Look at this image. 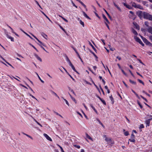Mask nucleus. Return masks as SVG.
I'll return each mask as SVG.
<instances>
[{
  "instance_id": "nucleus-3",
  "label": "nucleus",
  "mask_w": 152,
  "mask_h": 152,
  "mask_svg": "<svg viewBox=\"0 0 152 152\" xmlns=\"http://www.w3.org/2000/svg\"><path fill=\"white\" fill-rule=\"evenodd\" d=\"M5 34L6 35L7 37L9 39H10L11 41L12 42H14V39L13 37H11V36H9L8 35V32L7 31H5Z\"/></svg>"
},
{
  "instance_id": "nucleus-55",
  "label": "nucleus",
  "mask_w": 152,
  "mask_h": 152,
  "mask_svg": "<svg viewBox=\"0 0 152 152\" xmlns=\"http://www.w3.org/2000/svg\"><path fill=\"white\" fill-rule=\"evenodd\" d=\"M29 94L30 96H31L32 98L35 99L37 100L38 101L37 99L36 98L33 96L31 94Z\"/></svg>"
},
{
  "instance_id": "nucleus-43",
  "label": "nucleus",
  "mask_w": 152,
  "mask_h": 152,
  "mask_svg": "<svg viewBox=\"0 0 152 152\" xmlns=\"http://www.w3.org/2000/svg\"><path fill=\"white\" fill-rule=\"evenodd\" d=\"M72 48L74 50V51H75V53H76V54L78 55V54H79L78 53V52H77V50H76V49L74 47H72Z\"/></svg>"
},
{
  "instance_id": "nucleus-40",
  "label": "nucleus",
  "mask_w": 152,
  "mask_h": 152,
  "mask_svg": "<svg viewBox=\"0 0 152 152\" xmlns=\"http://www.w3.org/2000/svg\"><path fill=\"white\" fill-rule=\"evenodd\" d=\"M100 101L102 102V103L104 105H106V103L105 102V101L104 100L102 99H101Z\"/></svg>"
},
{
  "instance_id": "nucleus-61",
  "label": "nucleus",
  "mask_w": 152,
  "mask_h": 152,
  "mask_svg": "<svg viewBox=\"0 0 152 152\" xmlns=\"http://www.w3.org/2000/svg\"><path fill=\"white\" fill-rule=\"evenodd\" d=\"M141 30L143 32H145L146 31V30L143 28H141Z\"/></svg>"
},
{
  "instance_id": "nucleus-63",
  "label": "nucleus",
  "mask_w": 152,
  "mask_h": 152,
  "mask_svg": "<svg viewBox=\"0 0 152 152\" xmlns=\"http://www.w3.org/2000/svg\"><path fill=\"white\" fill-rule=\"evenodd\" d=\"M134 135L133 133H132L131 135V138H134Z\"/></svg>"
},
{
  "instance_id": "nucleus-46",
  "label": "nucleus",
  "mask_w": 152,
  "mask_h": 152,
  "mask_svg": "<svg viewBox=\"0 0 152 152\" xmlns=\"http://www.w3.org/2000/svg\"><path fill=\"white\" fill-rule=\"evenodd\" d=\"M143 92L144 93H145V94L146 95H147L149 97H150V94H149L147 93L145 91H143Z\"/></svg>"
},
{
  "instance_id": "nucleus-62",
  "label": "nucleus",
  "mask_w": 152,
  "mask_h": 152,
  "mask_svg": "<svg viewBox=\"0 0 152 152\" xmlns=\"http://www.w3.org/2000/svg\"><path fill=\"white\" fill-rule=\"evenodd\" d=\"M12 33H13V34H15L16 36H17L18 37H19V35L18 34H17L16 33H15V32L14 31H12Z\"/></svg>"
},
{
  "instance_id": "nucleus-20",
  "label": "nucleus",
  "mask_w": 152,
  "mask_h": 152,
  "mask_svg": "<svg viewBox=\"0 0 152 152\" xmlns=\"http://www.w3.org/2000/svg\"><path fill=\"white\" fill-rule=\"evenodd\" d=\"M35 73H36V74L37 75V76L38 78H39V80H40V81L41 82H42L43 83H44V82L41 79V78H40V77L39 76V75L38 74H37V73L36 72Z\"/></svg>"
},
{
  "instance_id": "nucleus-37",
  "label": "nucleus",
  "mask_w": 152,
  "mask_h": 152,
  "mask_svg": "<svg viewBox=\"0 0 152 152\" xmlns=\"http://www.w3.org/2000/svg\"><path fill=\"white\" fill-rule=\"evenodd\" d=\"M52 93L53 94L56 96L57 97L58 99L59 98V97L56 94V93H55L53 91H52Z\"/></svg>"
},
{
  "instance_id": "nucleus-18",
  "label": "nucleus",
  "mask_w": 152,
  "mask_h": 152,
  "mask_svg": "<svg viewBox=\"0 0 152 152\" xmlns=\"http://www.w3.org/2000/svg\"><path fill=\"white\" fill-rule=\"evenodd\" d=\"M136 8H139L141 10H142L143 9V7L139 4L137 5Z\"/></svg>"
},
{
  "instance_id": "nucleus-42",
  "label": "nucleus",
  "mask_w": 152,
  "mask_h": 152,
  "mask_svg": "<svg viewBox=\"0 0 152 152\" xmlns=\"http://www.w3.org/2000/svg\"><path fill=\"white\" fill-rule=\"evenodd\" d=\"M24 33L28 37H29L31 39H33V38L31 37L29 35L27 34L26 33V32H24Z\"/></svg>"
},
{
  "instance_id": "nucleus-25",
  "label": "nucleus",
  "mask_w": 152,
  "mask_h": 152,
  "mask_svg": "<svg viewBox=\"0 0 152 152\" xmlns=\"http://www.w3.org/2000/svg\"><path fill=\"white\" fill-rule=\"evenodd\" d=\"M66 61L68 62L69 64L71 63V62L70 61V60L68 57L67 56H66Z\"/></svg>"
},
{
  "instance_id": "nucleus-1",
  "label": "nucleus",
  "mask_w": 152,
  "mask_h": 152,
  "mask_svg": "<svg viewBox=\"0 0 152 152\" xmlns=\"http://www.w3.org/2000/svg\"><path fill=\"white\" fill-rule=\"evenodd\" d=\"M136 14L141 19L143 18L152 21V15L148 13L139 11L136 12Z\"/></svg>"
},
{
  "instance_id": "nucleus-16",
  "label": "nucleus",
  "mask_w": 152,
  "mask_h": 152,
  "mask_svg": "<svg viewBox=\"0 0 152 152\" xmlns=\"http://www.w3.org/2000/svg\"><path fill=\"white\" fill-rule=\"evenodd\" d=\"M91 82L92 83L94 84V86H95V87L99 91L100 93V91L99 90V89L98 86L95 84V83L94 82V81L93 80H91Z\"/></svg>"
},
{
  "instance_id": "nucleus-2",
  "label": "nucleus",
  "mask_w": 152,
  "mask_h": 152,
  "mask_svg": "<svg viewBox=\"0 0 152 152\" xmlns=\"http://www.w3.org/2000/svg\"><path fill=\"white\" fill-rule=\"evenodd\" d=\"M134 39L137 42H139L142 46H144V44L142 42V41L139 37H137L135 36L134 37Z\"/></svg>"
},
{
  "instance_id": "nucleus-38",
  "label": "nucleus",
  "mask_w": 152,
  "mask_h": 152,
  "mask_svg": "<svg viewBox=\"0 0 152 152\" xmlns=\"http://www.w3.org/2000/svg\"><path fill=\"white\" fill-rule=\"evenodd\" d=\"M29 45L32 47H33V48H34L37 52H38V50H37V49L34 45H33L31 43H29Z\"/></svg>"
},
{
  "instance_id": "nucleus-27",
  "label": "nucleus",
  "mask_w": 152,
  "mask_h": 152,
  "mask_svg": "<svg viewBox=\"0 0 152 152\" xmlns=\"http://www.w3.org/2000/svg\"><path fill=\"white\" fill-rule=\"evenodd\" d=\"M38 42L40 43L39 44H38V45H39V44H40V45H42V46H45V45L41 41H40L39 40V41Z\"/></svg>"
},
{
  "instance_id": "nucleus-28",
  "label": "nucleus",
  "mask_w": 152,
  "mask_h": 152,
  "mask_svg": "<svg viewBox=\"0 0 152 152\" xmlns=\"http://www.w3.org/2000/svg\"><path fill=\"white\" fill-rule=\"evenodd\" d=\"M137 103L139 105L140 107L141 108H142V105L140 103L139 101L137 100Z\"/></svg>"
},
{
  "instance_id": "nucleus-35",
  "label": "nucleus",
  "mask_w": 152,
  "mask_h": 152,
  "mask_svg": "<svg viewBox=\"0 0 152 152\" xmlns=\"http://www.w3.org/2000/svg\"><path fill=\"white\" fill-rule=\"evenodd\" d=\"M80 23L82 25L83 27L84 26V23L81 20H80Z\"/></svg>"
},
{
  "instance_id": "nucleus-7",
  "label": "nucleus",
  "mask_w": 152,
  "mask_h": 152,
  "mask_svg": "<svg viewBox=\"0 0 152 152\" xmlns=\"http://www.w3.org/2000/svg\"><path fill=\"white\" fill-rule=\"evenodd\" d=\"M133 24L135 26L136 29L138 30L140 29V26L137 24L136 23L134 22H133Z\"/></svg>"
},
{
  "instance_id": "nucleus-58",
  "label": "nucleus",
  "mask_w": 152,
  "mask_h": 152,
  "mask_svg": "<svg viewBox=\"0 0 152 152\" xmlns=\"http://www.w3.org/2000/svg\"><path fill=\"white\" fill-rule=\"evenodd\" d=\"M115 7L119 11H121L120 8L119 7H118L117 5H116V6Z\"/></svg>"
},
{
  "instance_id": "nucleus-14",
  "label": "nucleus",
  "mask_w": 152,
  "mask_h": 152,
  "mask_svg": "<svg viewBox=\"0 0 152 152\" xmlns=\"http://www.w3.org/2000/svg\"><path fill=\"white\" fill-rule=\"evenodd\" d=\"M76 1H78L85 8H86V5L84 4V3L80 0H76Z\"/></svg>"
},
{
  "instance_id": "nucleus-23",
  "label": "nucleus",
  "mask_w": 152,
  "mask_h": 152,
  "mask_svg": "<svg viewBox=\"0 0 152 152\" xmlns=\"http://www.w3.org/2000/svg\"><path fill=\"white\" fill-rule=\"evenodd\" d=\"M129 81L132 84H134V85H136V82L133 81L131 80V79H130L129 80Z\"/></svg>"
},
{
  "instance_id": "nucleus-6",
  "label": "nucleus",
  "mask_w": 152,
  "mask_h": 152,
  "mask_svg": "<svg viewBox=\"0 0 152 152\" xmlns=\"http://www.w3.org/2000/svg\"><path fill=\"white\" fill-rule=\"evenodd\" d=\"M152 120V118H150V119H148L147 120H146L145 121V124H147V126H149V124L150 123V122L151 120Z\"/></svg>"
},
{
  "instance_id": "nucleus-24",
  "label": "nucleus",
  "mask_w": 152,
  "mask_h": 152,
  "mask_svg": "<svg viewBox=\"0 0 152 152\" xmlns=\"http://www.w3.org/2000/svg\"><path fill=\"white\" fill-rule=\"evenodd\" d=\"M41 12L48 19L49 21L51 22L50 18L45 15V14L42 11H41Z\"/></svg>"
},
{
  "instance_id": "nucleus-41",
  "label": "nucleus",
  "mask_w": 152,
  "mask_h": 152,
  "mask_svg": "<svg viewBox=\"0 0 152 152\" xmlns=\"http://www.w3.org/2000/svg\"><path fill=\"white\" fill-rule=\"evenodd\" d=\"M34 120L38 125H39L41 127H42V125L41 124L39 123L38 122H37L35 119H34Z\"/></svg>"
},
{
  "instance_id": "nucleus-39",
  "label": "nucleus",
  "mask_w": 152,
  "mask_h": 152,
  "mask_svg": "<svg viewBox=\"0 0 152 152\" xmlns=\"http://www.w3.org/2000/svg\"><path fill=\"white\" fill-rule=\"evenodd\" d=\"M137 80L139 83H142L143 85H144V83H143V81H142L141 80L139 79H138Z\"/></svg>"
},
{
  "instance_id": "nucleus-45",
  "label": "nucleus",
  "mask_w": 152,
  "mask_h": 152,
  "mask_svg": "<svg viewBox=\"0 0 152 152\" xmlns=\"http://www.w3.org/2000/svg\"><path fill=\"white\" fill-rule=\"evenodd\" d=\"M121 70L122 72V73L126 76H127V74L124 72V70L122 69H121Z\"/></svg>"
},
{
  "instance_id": "nucleus-8",
  "label": "nucleus",
  "mask_w": 152,
  "mask_h": 152,
  "mask_svg": "<svg viewBox=\"0 0 152 152\" xmlns=\"http://www.w3.org/2000/svg\"><path fill=\"white\" fill-rule=\"evenodd\" d=\"M34 55L38 60H39L41 62L42 61V59L39 57L37 55L36 53H34Z\"/></svg>"
},
{
  "instance_id": "nucleus-52",
  "label": "nucleus",
  "mask_w": 152,
  "mask_h": 152,
  "mask_svg": "<svg viewBox=\"0 0 152 152\" xmlns=\"http://www.w3.org/2000/svg\"><path fill=\"white\" fill-rule=\"evenodd\" d=\"M77 55V56L78 57H79V58L80 59V61H81L83 63V61L82 60V59H81V58L80 57V55H79V54H78Z\"/></svg>"
},
{
  "instance_id": "nucleus-32",
  "label": "nucleus",
  "mask_w": 152,
  "mask_h": 152,
  "mask_svg": "<svg viewBox=\"0 0 152 152\" xmlns=\"http://www.w3.org/2000/svg\"><path fill=\"white\" fill-rule=\"evenodd\" d=\"M132 6L135 8H136L137 4L134 2H133L132 3Z\"/></svg>"
},
{
  "instance_id": "nucleus-4",
  "label": "nucleus",
  "mask_w": 152,
  "mask_h": 152,
  "mask_svg": "<svg viewBox=\"0 0 152 152\" xmlns=\"http://www.w3.org/2000/svg\"><path fill=\"white\" fill-rule=\"evenodd\" d=\"M142 39L144 42L147 45L148 44V43H149V42L145 38L141 36Z\"/></svg>"
},
{
  "instance_id": "nucleus-10",
  "label": "nucleus",
  "mask_w": 152,
  "mask_h": 152,
  "mask_svg": "<svg viewBox=\"0 0 152 152\" xmlns=\"http://www.w3.org/2000/svg\"><path fill=\"white\" fill-rule=\"evenodd\" d=\"M89 51H90V52L92 54H93V55L96 58V61H98V60L97 59V58H98L97 56L95 55V54L90 49H89Z\"/></svg>"
},
{
  "instance_id": "nucleus-9",
  "label": "nucleus",
  "mask_w": 152,
  "mask_h": 152,
  "mask_svg": "<svg viewBox=\"0 0 152 152\" xmlns=\"http://www.w3.org/2000/svg\"><path fill=\"white\" fill-rule=\"evenodd\" d=\"M83 15L87 18L89 20H91V18L88 16L87 14L84 11H83Z\"/></svg>"
},
{
  "instance_id": "nucleus-5",
  "label": "nucleus",
  "mask_w": 152,
  "mask_h": 152,
  "mask_svg": "<svg viewBox=\"0 0 152 152\" xmlns=\"http://www.w3.org/2000/svg\"><path fill=\"white\" fill-rule=\"evenodd\" d=\"M44 136L48 140L52 141V140L47 134L44 133L43 134Z\"/></svg>"
},
{
  "instance_id": "nucleus-60",
  "label": "nucleus",
  "mask_w": 152,
  "mask_h": 152,
  "mask_svg": "<svg viewBox=\"0 0 152 152\" xmlns=\"http://www.w3.org/2000/svg\"><path fill=\"white\" fill-rule=\"evenodd\" d=\"M67 74L70 76V77L74 81H75V79L72 77L69 74V73H68Z\"/></svg>"
},
{
  "instance_id": "nucleus-47",
  "label": "nucleus",
  "mask_w": 152,
  "mask_h": 152,
  "mask_svg": "<svg viewBox=\"0 0 152 152\" xmlns=\"http://www.w3.org/2000/svg\"><path fill=\"white\" fill-rule=\"evenodd\" d=\"M148 23H148V21H145V22L144 23L145 25H146L147 27H148V26H149L148 25Z\"/></svg>"
},
{
  "instance_id": "nucleus-19",
  "label": "nucleus",
  "mask_w": 152,
  "mask_h": 152,
  "mask_svg": "<svg viewBox=\"0 0 152 152\" xmlns=\"http://www.w3.org/2000/svg\"><path fill=\"white\" fill-rule=\"evenodd\" d=\"M99 122V124H100L103 127V128H104L105 127L104 126V125H103V124H102V123L99 120L98 118L96 119Z\"/></svg>"
},
{
  "instance_id": "nucleus-12",
  "label": "nucleus",
  "mask_w": 152,
  "mask_h": 152,
  "mask_svg": "<svg viewBox=\"0 0 152 152\" xmlns=\"http://www.w3.org/2000/svg\"><path fill=\"white\" fill-rule=\"evenodd\" d=\"M102 17L108 23H109V20L104 14H102Z\"/></svg>"
},
{
  "instance_id": "nucleus-59",
  "label": "nucleus",
  "mask_w": 152,
  "mask_h": 152,
  "mask_svg": "<svg viewBox=\"0 0 152 152\" xmlns=\"http://www.w3.org/2000/svg\"><path fill=\"white\" fill-rule=\"evenodd\" d=\"M59 147H60V149H61V152H65L64 151V150H63V149L62 148L61 146H60V145H59Z\"/></svg>"
},
{
  "instance_id": "nucleus-34",
  "label": "nucleus",
  "mask_w": 152,
  "mask_h": 152,
  "mask_svg": "<svg viewBox=\"0 0 152 152\" xmlns=\"http://www.w3.org/2000/svg\"><path fill=\"white\" fill-rule=\"evenodd\" d=\"M90 45L92 47V48L96 52V49H95V48L92 45V44L90 43Z\"/></svg>"
},
{
  "instance_id": "nucleus-53",
  "label": "nucleus",
  "mask_w": 152,
  "mask_h": 152,
  "mask_svg": "<svg viewBox=\"0 0 152 152\" xmlns=\"http://www.w3.org/2000/svg\"><path fill=\"white\" fill-rule=\"evenodd\" d=\"M35 2H36V4L38 5V6H39V7L42 9V8L39 5V3L36 0H35Z\"/></svg>"
},
{
  "instance_id": "nucleus-11",
  "label": "nucleus",
  "mask_w": 152,
  "mask_h": 152,
  "mask_svg": "<svg viewBox=\"0 0 152 152\" xmlns=\"http://www.w3.org/2000/svg\"><path fill=\"white\" fill-rule=\"evenodd\" d=\"M124 5L127 8H128L129 9H131L132 8V7L131 6H130L129 4H127L126 3H124Z\"/></svg>"
},
{
  "instance_id": "nucleus-22",
  "label": "nucleus",
  "mask_w": 152,
  "mask_h": 152,
  "mask_svg": "<svg viewBox=\"0 0 152 152\" xmlns=\"http://www.w3.org/2000/svg\"><path fill=\"white\" fill-rule=\"evenodd\" d=\"M132 32L136 35H137L138 34V33L133 28L132 29Z\"/></svg>"
},
{
  "instance_id": "nucleus-44",
  "label": "nucleus",
  "mask_w": 152,
  "mask_h": 152,
  "mask_svg": "<svg viewBox=\"0 0 152 152\" xmlns=\"http://www.w3.org/2000/svg\"><path fill=\"white\" fill-rule=\"evenodd\" d=\"M86 137L87 138L90 140H91L92 138L88 134H86Z\"/></svg>"
},
{
  "instance_id": "nucleus-26",
  "label": "nucleus",
  "mask_w": 152,
  "mask_h": 152,
  "mask_svg": "<svg viewBox=\"0 0 152 152\" xmlns=\"http://www.w3.org/2000/svg\"><path fill=\"white\" fill-rule=\"evenodd\" d=\"M58 26H59L60 28L66 33V31L59 24H58Z\"/></svg>"
},
{
  "instance_id": "nucleus-17",
  "label": "nucleus",
  "mask_w": 152,
  "mask_h": 152,
  "mask_svg": "<svg viewBox=\"0 0 152 152\" xmlns=\"http://www.w3.org/2000/svg\"><path fill=\"white\" fill-rule=\"evenodd\" d=\"M90 106L95 111V112L96 113H97V110H96L95 108L93 106V105L92 104H90Z\"/></svg>"
},
{
  "instance_id": "nucleus-30",
  "label": "nucleus",
  "mask_w": 152,
  "mask_h": 152,
  "mask_svg": "<svg viewBox=\"0 0 152 152\" xmlns=\"http://www.w3.org/2000/svg\"><path fill=\"white\" fill-rule=\"evenodd\" d=\"M105 140L108 142L111 141V140L110 139L108 138L107 137H106Z\"/></svg>"
},
{
  "instance_id": "nucleus-49",
  "label": "nucleus",
  "mask_w": 152,
  "mask_h": 152,
  "mask_svg": "<svg viewBox=\"0 0 152 152\" xmlns=\"http://www.w3.org/2000/svg\"><path fill=\"white\" fill-rule=\"evenodd\" d=\"M64 101L65 102L66 104L69 106V104L68 102L67 101L66 99H64Z\"/></svg>"
},
{
  "instance_id": "nucleus-48",
  "label": "nucleus",
  "mask_w": 152,
  "mask_h": 152,
  "mask_svg": "<svg viewBox=\"0 0 152 152\" xmlns=\"http://www.w3.org/2000/svg\"><path fill=\"white\" fill-rule=\"evenodd\" d=\"M99 87H100V88L101 90V91H102V93H103V94H104V93L103 91V89H102V88L101 87V86L100 85H99Z\"/></svg>"
},
{
  "instance_id": "nucleus-57",
  "label": "nucleus",
  "mask_w": 152,
  "mask_h": 152,
  "mask_svg": "<svg viewBox=\"0 0 152 152\" xmlns=\"http://www.w3.org/2000/svg\"><path fill=\"white\" fill-rule=\"evenodd\" d=\"M137 60H138L140 63L143 65H144V63L140 59L137 58Z\"/></svg>"
},
{
  "instance_id": "nucleus-64",
  "label": "nucleus",
  "mask_w": 152,
  "mask_h": 152,
  "mask_svg": "<svg viewBox=\"0 0 152 152\" xmlns=\"http://www.w3.org/2000/svg\"><path fill=\"white\" fill-rule=\"evenodd\" d=\"M62 18L65 22H68V20H66V19L65 18H64V17H62Z\"/></svg>"
},
{
  "instance_id": "nucleus-29",
  "label": "nucleus",
  "mask_w": 152,
  "mask_h": 152,
  "mask_svg": "<svg viewBox=\"0 0 152 152\" xmlns=\"http://www.w3.org/2000/svg\"><path fill=\"white\" fill-rule=\"evenodd\" d=\"M103 10H104V11L106 13V14L109 17V18H111V16H110V15L108 13V12H107V11L104 9H103Z\"/></svg>"
},
{
  "instance_id": "nucleus-56",
  "label": "nucleus",
  "mask_w": 152,
  "mask_h": 152,
  "mask_svg": "<svg viewBox=\"0 0 152 152\" xmlns=\"http://www.w3.org/2000/svg\"><path fill=\"white\" fill-rule=\"evenodd\" d=\"M143 128H144V125L143 124H141L139 128L140 129Z\"/></svg>"
},
{
  "instance_id": "nucleus-50",
  "label": "nucleus",
  "mask_w": 152,
  "mask_h": 152,
  "mask_svg": "<svg viewBox=\"0 0 152 152\" xmlns=\"http://www.w3.org/2000/svg\"><path fill=\"white\" fill-rule=\"evenodd\" d=\"M26 85L29 87V88L30 89V90L33 92L34 93V91L28 85V84H26Z\"/></svg>"
},
{
  "instance_id": "nucleus-36",
  "label": "nucleus",
  "mask_w": 152,
  "mask_h": 152,
  "mask_svg": "<svg viewBox=\"0 0 152 152\" xmlns=\"http://www.w3.org/2000/svg\"><path fill=\"white\" fill-rule=\"evenodd\" d=\"M132 139H129V140L131 142H134L135 141V140L134 138H131Z\"/></svg>"
},
{
  "instance_id": "nucleus-21",
  "label": "nucleus",
  "mask_w": 152,
  "mask_h": 152,
  "mask_svg": "<svg viewBox=\"0 0 152 152\" xmlns=\"http://www.w3.org/2000/svg\"><path fill=\"white\" fill-rule=\"evenodd\" d=\"M68 88L69 89V90L70 91H71L72 93L73 94H74L75 95V94L74 92V91H73V90L70 87L68 86Z\"/></svg>"
},
{
  "instance_id": "nucleus-31",
  "label": "nucleus",
  "mask_w": 152,
  "mask_h": 152,
  "mask_svg": "<svg viewBox=\"0 0 152 152\" xmlns=\"http://www.w3.org/2000/svg\"><path fill=\"white\" fill-rule=\"evenodd\" d=\"M110 98L111 101L112 102V104H113L114 103V99L113 98L112 96L111 95L110 96Z\"/></svg>"
},
{
  "instance_id": "nucleus-33",
  "label": "nucleus",
  "mask_w": 152,
  "mask_h": 152,
  "mask_svg": "<svg viewBox=\"0 0 152 152\" xmlns=\"http://www.w3.org/2000/svg\"><path fill=\"white\" fill-rule=\"evenodd\" d=\"M73 146L76 148H80V146L79 145H76V144H74L73 145Z\"/></svg>"
},
{
  "instance_id": "nucleus-15",
  "label": "nucleus",
  "mask_w": 152,
  "mask_h": 152,
  "mask_svg": "<svg viewBox=\"0 0 152 152\" xmlns=\"http://www.w3.org/2000/svg\"><path fill=\"white\" fill-rule=\"evenodd\" d=\"M69 65L71 66V68H72V69L74 70V71H75V67L74 66H73V65L71 63H70V64H69Z\"/></svg>"
},
{
  "instance_id": "nucleus-13",
  "label": "nucleus",
  "mask_w": 152,
  "mask_h": 152,
  "mask_svg": "<svg viewBox=\"0 0 152 152\" xmlns=\"http://www.w3.org/2000/svg\"><path fill=\"white\" fill-rule=\"evenodd\" d=\"M148 31L152 34V27H149L147 29Z\"/></svg>"
},
{
  "instance_id": "nucleus-51",
  "label": "nucleus",
  "mask_w": 152,
  "mask_h": 152,
  "mask_svg": "<svg viewBox=\"0 0 152 152\" xmlns=\"http://www.w3.org/2000/svg\"><path fill=\"white\" fill-rule=\"evenodd\" d=\"M124 134L125 136H127L129 134V133L128 132L126 131L124 133Z\"/></svg>"
},
{
  "instance_id": "nucleus-54",
  "label": "nucleus",
  "mask_w": 152,
  "mask_h": 152,
  "mask_svg": "<svg viewBox=\"0 0 152 152\" xmlns=\"http://www.w3.org/2000/svg\"><path fill=\"white\" fill-rule=\"evenodd\" d=\"M143 4L146 6H148V5L147 4V2L145 1H143L142 2Z\"/></svg>"
}]
</instances>
